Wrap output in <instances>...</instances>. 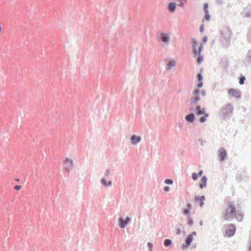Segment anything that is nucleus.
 Instances as JSON below:
<instances>
[{
	"instance_id": "1",
	"label": "nucleus",
	"mask_w": 251,
	"mask_h": 251,
	"mask_svg": "<svg viewBox=\"0 0 251 251\" xmlns=\"http://www.w3.org/2000/svg\"><path fill=\"white\" fill-rule=\"evenodd\" d=\"M244 215L236 209L234 203L229 201L227 203V206L224 213L223 217L225 220L231 221V219L236 218L239 222L242 220Z\"/></svg>"
},
{
	"instance_id": "2",
	"label": "nucleus",
	"mask_w": 251,
	"mask_h": 251,
	"mask_svg": "<svg viewBox=\"0 0 251 251\" xmlns=\"http://www.w3.org/2000/svg\"><path fill=\"white\" fill-rule=\"evenodd\" d=\"M232 32L228 26H224L220 30L219 38L223 47L228 48L230 45Z\"/></svg>"
},
{
	"instance_id": "3",
	"label": "nucleus",
	"mask_w": 251,
	"mask_h": 251,
	"mask_svg": "<svg viewBox=\"0 0 251 251\" xmlns=\"http://www.w3.org/2000/svg\"><path fill=\"white\" fill-rule=\"evenodd\" d=\"M234 106L232 103H229L223 106L221 110V114L223 120H226L233 113Z\"/></svg>"
},
{
	"instance_id": "4",
	"label": "nucleus",
	"mask_w": 251,
	"mask_h": 251,
	"mask_svg": "<svg viewBox=\"0 0 251 251\" xmlns=\"http://www.w3.org/2000/svg\"><path fill=\"white\" fill-rule=\"evenodd\" d=\"M225 227L226 228L224 235L225 236L230 238L235 234L236 228L234 224H229L225 225Z\"/></svg>"
},
{
	"instance_id": "5",
	"label": "nucleus",
	"mask_w": 251,
	"mask_h": 251,
	"mask_svg": "<svg viewBox=\"0 0 251 251\" xmlns=\"http://www.w3.org/2000/svg\"><path fill=\"white\" fill-rule=\"evenodd\" d=\"M131 221V218L129 216H126L125 218L120 216L118 219V226L121 228H124L130 224Z\"/></svg>"
},
{
	"instance_id": "6",
	"label": "nucleus",
	"mask_w": 251,
	"mask_h": 251,
	"mask_svg": "<svg viewBox=\"0 0 251 251\" xmlns=\"http://www.w3.org/2000/svg\"><path fill=\"white\" fill-rule=\"evenodd\" d=\"M218 155L219 160L221 162L224 161L227 158V151L225 148H221L218 150Z\"/></svg>"
},
{
	"instance_id": "7",
	"label": "nucleus",
	"mask_w": 251,
	"mask_h": 251,
	"mask_svg": "<svg viewBox=\"0 0 251 251\" xmlns=\"http://www.w3.org/2000/svg\"><path fill=\"white\" fill-rule=\"evenodd\" d=\"M65 164V169L66 171L69 173L72 169L74 167V163L72 159L69 158H66L64 161Z\"/></svg>"
},
{
	"instance_id": "8",
	"label": "nucleus",
	"mask_w": 251,
	"mask_h": 251,
	"mask_svg": "<svg viewBox=\"0 0 251 251\" xmlns=\"http://www.w3.org/2000/svg\"><path fill=\"white\" fill-rule=\"evenodd\" d=\"M228 93L237 99L241 98V92L238 89L231 88L228 90Z\"/></svg>"
},
{
	"instance_id": "9",
	"label": "nucleus",
	"mask_w": 251,
	"mask_h": 251,
	"mask_svg": "<svg viewBox=\"0 0 251 251\" xmlns=\"http://www.w3.org/2000/svg\"><path fill=\"white\" fill-rule=\"evenodd\" d=\"M141 137L140 136H137L136 134H132L129 137V140L130 141V143L132 145H136L138 143L141 142Z\"/></svg>"
},
{
	"instance_id": "10",
	"label": "nucleus",
	"mask_w": 251,
	"mask_h": 251,
	"mask_svg": "<svg viewBox=\"0 0 251 251\" xmlns=\"http://www.w3.org/2000/svg\"><path fill=\"white\" fill-rule=\"evenodd\" d=\"M243 17L250 18L251 17V5H248L241 13Z\"/></svg>"
},
{
	"instance_id": "11",
	"label": "nucleus",
	"mask_w": 251,
	"mask_h": 251,
	"mask_svg": "<svg viewBox=\"0 0 251 251\" xmlns=\"http://www.w3.org/2000/svg\"><path fill=\"white\" fill-rule=\"evenodd\" d=\"M192 209V205L191 203L188 202L187 203V206L185 208L182 209V214L187 216H190L191 214V210Z\"/></svg>"
},
{
	"instance_id": "12",
	"label": "nucleus",
	"mask_w": 251,
	"mask_h": 251,
	"mask_svg": "<svg viewBox=\"0 0 251 251\" xmlns=\"http://www.w3.org/2000/svg\"><path fill=\"white\" fill-rule=\"evenodd\" d=\"M160 40L165 42L167 45L169 44L170 41V37L168 33L162 32L160 36Z\"/></svg>"
},
{
	"instance_id": "13",
	"label": "nucleus",
	"mask_w": 251,
	"mask_h": 251,
	"mask_svg": "<svg viewBox=\"0 0 251 251\" xmlns=\"http://www.w3.org/2000/svg\"><path fill=\"white\" fill-rule=\"evenodd\" d=\"M185 120L188 123H193L196 120V115L191 112L185 116Z\"/></svg>"
},
{
	"instance_id": "14",
	"label": "nucleus",
	"mask_w": 251,
	"mask_h": 251,
	"mask_svg": "<svg viewBox=\"0 0 251 251\" xmlns=\"http://www.w3.org/2000/svg\"><path fill=\"white\" fill-rule=\"evenodd\" d=\"M207 177L206 176H201L200 182L199 183V187L201 189L206 188L207 186Z\"/></svg>"
},
{
	"instance_id": "15",
	"label": "nucleus",
	"mask_w": 251,
	"mask_h": 251,
	"mask_svg": "<svg viewBox=\"0 0 251 251\" xmlns=\"http://www.w3.org/2000/svg\"><path fill=\"white\" fill-rule=\"evenodd\" d=\"M205 199V197L204 195L196 196L194 199V201L196 202L199 203L201 207H202L204 205V201Z\"/></svg>"
},
{
	"instance_id": "16",
	"label": "nucleus",
	"mask_w": 251,
	"mask_h": 251,
	"mask_svg": "<svg viewBox=\"0 0 251 251\" xmlns=\"http://www.w3.org/2000/svg\"><path fill=\"white\" fill-rule=\"evenodd\" d=\"M100 182L105 187H109L112 184V181L111 180H107L105 177H102L100 179Z\"/></svg>"
},
{
	"instance_id": "17",
	"label": "nucleus",
	"mask_w": 251,
	"mask_h": 251,
	"mask_svg": "<svg viewBox=\"0 0 251 251\" xmlns=\"http://www.w3.org/2000/svg\"><path fill=\"white\" fill-rule=\"evenodd\" d=\"M192 41L193 42L192 49L194 53V56L196 57L197 56V47L199 43L195 38H192Z\"/></svg>"
},
{
	"instance_id": "18",
	"label": "nucleus",
	"mask_w": 251,
	"mask_h": 251,
	"mask_svg": "<svg viewBox=\"0 0 251 251\" xmlns=\"http://www.w3.org/2000/svg\"><path fill=\"white\" fill-rule=\"evenodd\" d=\"M201 100V97L200 96H194L191 98V100L190 102V105H195L199 101Z\"/></svg>"
},
{
	"instance_id": "19",
	"label": "nucleus",
	"mask_w": 251,
	"mask_h": 251,
	"mask_svg": "<svg viewBox=\"0 0 251 251\" xmlns=\"http://www.w3.org/2000/svg\"><path fill=\"white\" fill-rule=\"evenodd\" d=\"M176 4L175 2H170L168 3V9L172 13L176 10Z\"/></svg>"
},
{
	"instance_id": "20",
	"label": "nucleus",
	"mask_w": 251,
	"mask_h": 251,
	"mask_svg": "<svg viewBox=\"0 0 251 251\" xmlns=\"http://www.w3.org/2000/svg\"><path fill=\"white\" fill-rule=\"evenodd\" d=\"M163 245L165 247L171 248L173 245V241L171 239H165L163 241Z\"/></svg>"
},
{
	"instance_id": "21",
	"label": "nucleus",
	"mask_w": 251,
	"mask_h": 251,
	"mask_svg": "<svg viewBox=\"0 0 251 251\" xmlns=\"http://www.w3.org/2000/svg\"><path fill=\"white\" fill-rule=\"evenodd\" d=\"M201 105H197L195 106L194 105H190V111L191 112L194 113V112H197L198 110L201 109Z\"/></svg>"
},
{
	"instance_id": "22",
	"label": "nucleus",
	"mask_w": 251,
	"mask_h": 251,
	"mask_svg": "<svg viewBox=\"0 0 251 251\" xmlns=\"http://www.w3.org/2000/svg\"><path fill=\"white\" fill-rule=\"evenodd\" d=\"M236 178L238 182H240L243 180L244 179L243 173L240 171H238L236 174Z\"/></svg>"
},
{
	"instance_id": "23",
	"label": "nucleus",
	"mask_w": 251,
	"mask_h": 251,
	"mask_svg": "<svg viewBox=\"0 0 251 251\" xmlns=\"http://www.w3.org/2000/svg\"><path fill=\"white\" fill-rule=\"evenodd\" d=\"M194 239V237L189 234L188 236L185 239V242L188 243L189 244H191Z\"/></svg>"
},
{
	"instance_id": "24",
	"label": "nucleus",
	"mask_w": 251,
	"mask_h": 251,
	"mask_svg": "<svg viewBox=\"0 0 251 251\" xmlns=\"http://www.w3.org/2000/svg\"><path fill=\"white\" fill-rule=\"evenodd\" d=\"M246 80L245 76L241 75L239 77V83L240 85H243L245 83V81Z\"/></svg>"
},
{
	"instance_id": "25",
	"label": "nucleus",
	"mask_w": 251,
	"mask_h": 251,
	"mask_svg": "<svg viewBox=\"0 0 251 251\" xmlns=\"http://www.w3.org/2000/svg\"><path fill=\"white\" fill-rule=\"evenodd\" d=\"M187 224L189 225L190 226H193L194 224V221L192 218H191L190 216L187 217Z\"/></svg>"
},
{
	"instance_id": "26",
	"label": "nucleus",
	"mask_w": 251,
	"mask_h": 251,
	"mask_svg": "<svg viewBox=\"0 0 251 251\" xmlns=\"http://www.w3.org/2000/svg\"><path fill=\"white\" fill-rule=\"evenodd\" d=\"M197 56V63H201L203 61V56L201 54H198Z\"/></svg>"
},
{
	"instance_id": "27",
	"label": "nucleus",
	"mask_w": 251,
	"mask_h": 251,
	"mask_svg": "<svg viewBox=\"0 0 251 251\" xmlns=\"http://www.w3.org/2000/svg\"><path fill=\"white\" fill-rule=\"evenodd\" d=\"M190 245H191L189 244L188 243L185 242V243H183L182 244V245H181L182 249L183 250H186V249H188Z\"/></svg>"
},
{
	"instance_id": "28",
	"label": "nucleus",
	"mask_w": 251,
	"mask_h": 251,
	"mask_svg": "<svg viewBox=\"0 0 251 251\" xmlns=\"http://www.w3.org/2000/svg\"><path fill=\"white\" fill-rule=\"evenodd\" d=\"M199 177H200V176H198V174H197L195 172H193L192 174V178L193 180H194V181L197 180L198 179Z\"/></svg>"
},
{
	"instance_id": "29",
	"label": "nucleus",
	"mask_w": 251,
	"mask_h": 251,
	"mask_svg": "<svg viewBox=\"0 0 251 251\" xmlns=\"http://www.w3.org/2000/svg\"><path fill=\"white\" fill-rule=\"evenodd\" d=\"M164 183L166 184L172 185L174 183V181L172 179L167 178L165 179Z\"/></svg>"
},
{
	"instance_id": "30",
	"label": "nucleus",
	"mask_w": 251,
	"mask_h": 251,
	"mask_svg": "<svg viewBox=\"0 0 251 251\" xmlns=\"http://www.w3.org/2000/svg\"><path fill=\"white\" fill-rule=\"evenodd\" d=\"M203 49V43H201L200 47H199L198 50H197V56L198 54H201V51Z\"/></svg>"
},
{
	"instance_id": "31",
	"label": "nucleus",
	"mask_w": 251,
	"mask_h": 251,
	"mask_svg": "<svg viewBox=\"0 0 251 251\" xmlns=\"http://www.w3.org/2000/svg\"><path fill=\"white\" fill-rule=\"evenodd\" d=\"M176 64H168V65L166 67V70L169 71L171 70L173 67L175 66Z\"/></svg>"
},
{
	"instance_id": "32",
	"label": "nucleus",
	"mask_w": 251,
	"mask_h": 251,
	"mask_svg": "<svg viewBox=\"0 0 251 251\" xmlns=\"http://www.w3.org/2000/svg\"><path fill=\"white\" fill-rule=\"evenodd\" d=\"M197 79L198 82H201L203 81V76L202 74L201 73H199L197 76Z\"/></svg>"
},
{
	"instance_id": "33",
	"label": "nucleus",
	"mask_w": 251,
	"mask_h": 251,
	"mask_svg": "<svg viewBox=\"0 0 251 251\" xmlns=\"http://www.w3.org/2000/svg\"><path fill=\"white\" fill-rule=\"evenodd\" d=\"M200 89L197 88L196 90L192 92V95L193 96H200Z\"/></svg>"
},
{
	"instance_id": "34",
	"label": "nucleus",
	"mask_w": 251,
	"mask_h": 251,
	"mask_svg": "<svg viewBox=\"0 0 251 251\" xmlns=\"http://www.w3.org/2000/svg\"><path fill=\"white\" fill-rule=\"evenodd\" d=\"M221 63H228L229 60L227 56H224L221 59Z\"/></svg>"
},
{
	"instance_id": "35",
	"label": "nucleus",
	"mask_w": 251,
	"mask_h": 251,
	"mask_svg": "<svg viewBox=\"0 0 251 251\" xmlns=\"http://www.w3.org/2000/svg\"><path fill=\"white\" fill-rule=\"evenodd\" d=\"M166 63H176V60L174 58H167L165 60Z\"/></svg>"
},
{
	"instance_id": "36",
	"label": "nucleus",
	"mask_w": 251,
	"mask_h": 251,
	"mask_svg": "<svg viewBox=\"0 0 251 251\" xmlns=\"http://www.w3.org/2000/svg\"><path fill=\"white\" fill-rule=\"evenodd\" d=\"M208 3L207 2H205L203 4V9L204 12H209L208 11Z\"/></svg>"
},
{
	"instance_id": "37",
	"label": "nucleus",
	"mask_w": 251,
	"mask_h": 251,
	"mask_svg": "<svg viewBox=\"0 0 251 251\" xmlns=\"http://www.w3.org/2000/svg\"><path fill=\"white\" fill-rule=\"evenodd\" d=\"M147 246L149 249V251H153V244L150 242H148L147 243Z\"/></svg>"
},
{
	"instance_id": "38",
	"label": "nucleus",
	"mask_w": 251,
	"mask_h": 251,
	"mask_svg": "<svg viewBox=\"0 0 251 251\" xmlns=\"http://www.w3.org/2000/svg\"><path fill=\"white\" fill-rule=\"evenodd\" d=\"M204 13H205L204 17H205V20L207 21H209V20L210 19V15L209 13V12H204Z\"/></svg>"
},
{
	"instance_id": "39",
	"label": "nucleus",
	"mask_w": 251,
	"mask_h": 251,
	"mask_svg": "<svg viewBox=\"0 0 251 251\" xmlns=\"http://www.w3.org/2000/svg\"><path fill=\"white\" fill-rule=\"evenodd\" d=\"M207 120V118H205V116H202L199 119V122L201 123H203L206 122Z\"/></svg>"
},
{
	"instance_id": "40",
	"label": "nucleus",
	"mask_w": 251,
	"mask_h": 251,
	"mask_svg": "<svg viewBox=\"0 0 251 251\" xmlns=\"http://www.w3.org/2000/svg\"><path fill=\"white\" fill-rule=\"evenodd\" d=\"M203 85V81L198 82V84L196 85L197 88L200 89Z\"/></svg>"
},
{
	"instance_id": "41",
	"label": "nucleus",
	"mask_w": 251,
	"mask_h": 251,
	"mask_svg": "<svg viewBox=\"0 0 251 251\" xmlns=\"http://www.w3.org/2000/svg\"><path fill=\"white\" fill-rule=\"evenodd\" d=\"M110 174V169H107L105 172L104 173V175L105 177H108V176Z\"/></svg>"
},
{
	"instance_id": "42",
	"label": "nucleus",
	"mask_w": 251,
	"mask_h": 251,
	"mask_svg": "<svg viewBox=\"0 0 251 251\" xmlns=\"http://www.w3.org/2000/svg\"><path fill=\"white\" fill-rule=\"evenodd\" d=\"M198 141L200 142V145L201 146H204V143H206V141H204L202 138H199L198 139Z\"/></svg>"
},
{
	"instance_id": "43",
	"label": "nucleus",
	"mask_w": 251,
	"mask_h": 251,
	"mask_svg": "<svg viewBox=\"0 0 251 251\" xmlns=\"http://www.w3.org/2000/svg\"><path fill=\"white\" fill-rule=\"evenodd\" d=\"M247 57L250 61V63H251V50H249L248 54H247Z\"/></svg>"
},
{
	"instance_id": "44",
	"label": "nucleus",
	"mask_w": 251,
	"mask_h": 251,
	"mask_svg": "<svg viewBox=\"0 0 251 251\" xmlns=\"http://www.w3.org/2000/svg\"><path fill=\"white\" fill-rule=\"evenodd\" d=\"M249 244V246L248 247V251H251V234L250 235Z\"/></svg>"
},
{
	"instance_id": "45",
	"label": "nucleus",
	"mask_w": 251,
	"mask_h": 251,
	"mask_svg": "<svg viewBox=\"0 0 251 251\" xmlns=\"http://www.w3.org/2000/svg\"><path fill=\"white\" fill-rule=\"evenodd\" d=\"M176 234L177 235H180L181 234L182 231H181V230L180 228L177 227V228H176Z\"/></svg>"
},
{
	"instance_id": "46",
	"label": "nucleus",
	"mask_w": 251,
	"mask_h": 251,
	"mask_svg": "<svg viewBox=\"0 0 251 251\" xmlns=\"http://www.w3.org/2000/svg\"><path fill=\"white\" fill-rule=\"evenodd\" d=\"M163 189L165 192H169L170 190V187L168 186H165L163 187Z\"/></svg>"
},
{
	"instance_id": "47",
	"label": "nucleus",
	"mask_w": 251,
	"mask_h": 251,
	"mask_svg": "<svg viewBox=\"0 0 251 251\" xmlns=\"http://www.w3.org/2000/svg\"><path fill=\"white\" fill-rule=\"evenodd\" d=\"M22 188V186L21 185H16L15 187H14V189L17 191H19L20 190V189H21Z\"/></svg>"
},
{
	"instance_id": "48",
	"label": "nucleus",
	"mask_w": 251,
	"mask_h": 251,
	"mask_svg": "<svg viewBox=\"0 0 251 251\" xmlns=\"http://www.w3.org/2000/svg\"><path fill=\"white\" fill-rule=\"evenodd\" d=\"M202 42H203V45L204 44H205L206 43V42H207V36H204L203 38V39H202Z\"/></svg>"
},
{
	"instance_id": "49",
	"label": "nucleus",
	"mask_w": 251,
	"mask_h": 251,
	"mask_svg": "<svg viewBox=\"0 0 251 251\" xmlns=\"http://www.w3.org/2000/svg\"><path fill=\"white\" fill-rule=\"evenodd\" d=\"M205 110H206L205 107H203V108L201 107V109H200V111L201 112H202V114H203L205 113Z\"/></svg>"
},
{
	"instance_id": "50",
	"label": "nucleus",
	"mask_w": 251,
	"mask_h": 251,
	"mask_svg": "<svg viewBox=\"0 0 251 251\" xmlns=\"http://www.w3.org/2000/svg\"><path fill=\"white\" fill-rule=\"evenodd\" d=\"M194 113L197 116H200L202 115V112H201L200 110L197 111V112H194Z\"/></svg>"
},
{
	"instance_id": "51",
	"label": "nucleus",
	"mask_w": 251,
	"mask_h": 251,
	"mask_svg": "<svg viewBox=\"0 0 251 251\" xmlns=\"http://www.w3.org/2000/svg\"><path fill=\"white\" fill-rule=\"evenodd\" d=\"M200 31L201 33H202L204 31V26L203 25H201V26H200Z\"/></svg>"
},
{
	"instance_id": "52",
	"label": "nucleus",
	"mask_w": 251,
	"mask_h": 251,
	"mask_svg": "<svg viewBox=\"0 0 251 251\" xmlns=\"http://www.w3.org/2000/svg\"><path fill=\"white\" fill-rule=\"evenodd\" d=\"M200 92L202 96H205L206 95V91L205 90H202Z\"/></svg>"
},
{
	"instance_id": "53",
	"label": "nucleus",
	"mask_w": 251,
	"mask_h": 251,
	"mask_svg": "<svg viewBox=\"0 0 251 251\" xmlns=\"http://www.w3.org/2000/svg\"><path fill=\"white\" fill-rule=\"evenodd\" d=\"M203 172L202 170H200L199 173H198V176L200 177H201L202 176V175L203 174Z\"/></svg>"
},
{
	"instance_id": "54",
	"label": "nucleus",
	"mask_w": 251,
	"mask_h": 251,
	"mask_svg": "<svg viewBox=\"0 0 251 251\" xmlns=\"http://www.w3.org/2000/svg\"><path fill=\"white\" fill-rule=\"evenodd\" d=\"M190 235H192L194 237V236H196L197 235V232L194 231Z\"/></svg>"
},
{
	"instance_id": "55",
	"label": "nucleus",
	"mask_w": 251,
	"mask_h": 251,
	"mask_svg": "<svg viewBox=\"0 0 251 251\" xmlns=\"http://www.w3.org/2000/svg\"><path fill=\"white\" fill-rule=\"evenodd\" d=\"M216 1L217 2V3H218V4H222L223 3V0H216Z\"/></svg>"
},
{
	"instance_id": "56",
	"label": "nucleus",
	"mask_w": 251,
	"mask_h": 251,
	"mask_svg": "<svg viewBox=\"0 0 251 251\" xmlns=\"http://www.w3.org/2000/svg\"><path fill=\"white\" fill-rule=\"evenodd\" d=\"M202 115L203 116H205L206 118H207L209 116V113H206L205 112V113L203 114Z\"/></svg>"
},
{
	"instance_id": "57",
	"label": "nucleus",
	"mask_w": 251,
	"mask_h": 251,
	"mask_svg": "<svg viewBox=\"0 0 251 251\" xmlns=\"http://www.w3.org/2000/svg\"><path fill=\"white\" fill-rule=\"evenodd\" d=\"M199 224L200 226H202L203 225V221L202 220H201L199 222Z\"/></svg>"
},
{
	"instance_id": "58",
	"label": "nucleus",
	"mask_w": 251,
	"mask_h": 251,
	"mask_svg": "<svg viewBox=\"0 0 251 251\" xmlns=\"http://www.w3.org/2000/svg\"><path fill=\"white\" fill-rule=\"evenodd\" d=\"M202 71H203V69L202 68H201L200 70V72L199 73H201V74H202Z\"/></svg>"
},
{
	"instance_id": "59",
	"label": "nucleus",
	"mask_w": 251,
	"mask_h": 251,
	"mask_svg": "<svg viewBox=\"0 0 251 251\" xmlns=\"http://www.w3.org/2000/svg\"><path fill=\"white\" fill-rule=\"evenodd\" d=\"M196 246H197L196 244H194L192 245V247L194 248H195L196 247Z\"/></svg>"
},
{
	"instance_id": "60",
	"label": "nucleus",
	"mask_w": 251,
	"mask_h": 251,
	"mask_svg": "<svg viewBox=\"0 0 251 251\" xmlns=\"http://www.w3.org/2000/svg\"><path fill=\"white\" fill-rule=\"evenodd\" d=\"M15 180H16V181H20V179H19V178H16V179H15Z\"/></svg>"
},
{
	"instance_id": "61",
	"label": "nucleus",
	"mask_w": 251,
	"mask_h": 251,
	"mask_svg": "<svg viewBox=\"0 0 251 251\" xmlns=\"http://www.w3.org/2000/svg\"><path fill=\"white\" fill-rule=\"evenodd\" d=\"M1 26L0 25V32H1Z\"/></svg>"
}]
</instances>
